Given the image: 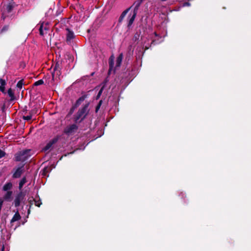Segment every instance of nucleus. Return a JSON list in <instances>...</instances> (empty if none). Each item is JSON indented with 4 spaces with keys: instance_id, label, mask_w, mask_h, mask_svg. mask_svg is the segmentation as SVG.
Returning a JSON list of instances; mask_svg holds the SVG:
<instances>
[{
    "instance_id": "1",
    "label": "nucleus",
    "mask_w": 251,
    "mask_h": 251,
    "mask_svg": "<svg viewBox=\"0 0 251 251\" xmlns=\"http://www.w3.org/2000/svg\"><path fill=\"white\" fill-rule=\"evenodd\" d=\"M62 120L58 119L52 129L51 139L43 148L42 151L46 152L52 148H57L63 146V126Z\"/></svg>"
},
{
    "instance_id": "2",
    "label": "nucleus",
    "mask_w": 251,
    "mask_h": 251,
    "mask_svg": "<svg viewBox=\"0 0 251 251\" xmlns=\"http://www.w3.org/2000/svg\"><path fill=\"white\" fill-rule=\"evenodd\" d=\"M62 69V61H61L60 62L57 61L55 64V66L53 68V71L52 73V77L53 80L60 81L61 80V78L63 77L61 75Z\"/></svg>"
},
{
    "instance_id": "3",
    "label": "nucleus",
    "mask_w": 251,
    "mask_h": 251,
    "mask_svg": "<svg viewBox=\"0 0 251 251\" xmlns=\"http://www.w3.org/2000/svg\"><path fill=\"white\" fill-rule=\"evenodd\" d=\"M30 150L26 149L18 152L15 154V160L16 161L25 162L28 159L30 155L29 154Z\"/></svg>"
},
{
    "instance_id": "4",
    "label": "nucleus",
    "mask_w": 251,
    "mask_h": 251,
    "mask_svg": "<svg viewBox=\"0 0 251 251\" xmlns=\"http://www.w3.org/2000/svg\"><path fill=\"white\" fill-rule=\"evenodd\" d=\"M88 107V104H86L81 109L78 110L75 118V122H77L79 119L81 118H84L85 117L87 114Z\"/></svg>"
},
{
    "instance_id": "5",
    "label": "nucleus",
    "mask_w": 251,
    "mask_h": 251,
    "mask_svg": "<svg viewBox=\"0 0 251 251\" xmlns=\"http://www.w3.org/2000/svg\"><path fill=\"white\" fill-rule=\"evenodd\" d=\"M25 194L22 191L16 195L14 201L15 207H17L20 206L21 201L25 199Z\"/></svg>"
},
{
    "instance_id": "6",
    "label": "nucleus",
    "mask_w": 251,
    "mask_h": 251,
    "mask_svg": "<svg viewBox=\"0 0 251 251\" xmlns=\"http://www.w3.org/2000/svg\"><path fill=\"white\" fill-rule=\"evenodd\" d=\"M49 29V26L48 23L42 22L40 24L39 30L40 35L43 36L44 35L47 34Z\"/></svg>"
},
{
    "instance_id": "7",
    "label": "nucleus",
    "mask_w": 251,
    "mask_h": 251,
    "mask_svg": "<svg viewBox=\"0 0 251 251\" xmlns=\"http://www.w3.org/2000/svg\"><path fill=\"white\" fill-rule=\"evenodd\" d=\"M24 166L25 164H23L20 166L18 167L17 169H13V171L15 170L12 175V177L13 178H18L21 177V175L24 172Z\"/></svg>"
},
{
    "instance_id": "8",
    "label": "nucleus",
    "mask_w": 251,
    "mask_h": 251,
    "mask_svg": "<svg viewBox=\"0 0 251 251\" xmlns=\"http://www.w3.org/2000/svg\"><path fill=\"white\" fill-rule=\"evenodd\" d=\"M66 30L67 31V32L66 33V42L68 44H70L71 43L72 40H73L75 38V36L74 32L73 31L71 30L69 28L67 27L66 28Z\"/></svg>"
},
{
    "instance_id": "9",
    "label": "nucleus",
    "mask_w": 251,
    "mask_h": 251,
    "mask_svg": "<svg viewBox=\"0 0 251 251\" xmlns=\"http://www.w3.org/2000/svg\"><path fill=\"white\" fill-rule=\"evenodd\" d=\"M77 129V126L75 124H73L65 129V132L69 134L75 132Z\"/></svg>"
},
{
    "instance_id": "10",
    "label": "nucleus",
    "mask_w": 251,
    "mask_h": 251,
    "mask_svg": "<svg viewBox=\"0 0 251 251\" xmlns=\"http://www.w3.org/2000/svg\"><path fill=\"white\" fill-rule=\"evenodd\" d=\"M33 201L35 202V204L36 206L38 207H40V205L42 204V202L40 200H36V199H33V197L31 198L30 200H29V203H30V207L27 210V213L29 214L30 212V207H31L32 205L33 204Z\"/></svg>"
},
{
    "instance_id": "11",
    "label": "nucleus",
    "mask_w": 251,
    "mask_h": 251,
    "mask_svg": "<svg viewBox=\"0 0 251 251\" xmlns=\"http://www.w3.org/2000/svg\"><path fill=\"white\" fill-rule=\"evenodd\" d=\"M138 10V9L134 7L133 15L128 21V25H127L128 27L131 26V25L133 24V23L135 20V18L136 16Z\"/></svg>"
},
{
    "instance_id": "12",
    "label": "nucleus",
    "mask_w": 251,
    "mask_h": 251,
    "mask_svg": "<svg viewBox=\"0 0 251 251\" xmlns=\"http://www.w3.org/2000/svg\"><path fill=\"white\" fill-rule=\"evenodd\" d=\"M15 5L16 4L15 2L13 0H11L6 6V10L7 12L8 13H10Z\"/></svg>"
},
{
    "instance_id": "13",
    "label": "nucleus",
    "mask_w": 251,
    "mask_h": 251,
    "mask_svg": "<svg viewBox=\"0 0 251 251\" xmlns=\"http://www.w3.org/2000/svg\"><path fill=\"white\" fill-rule=\"evenodd\" d=\"M21 216L20 214H19L18 211H17L15 213V214L13 216L12 219L11 220L10 224H12L13 223L20 220L21 219Z\"/></svg>"
},
{
    "instance_id": "14",
    "label": "nucleus",
    "mask_w": 251,
    "mask_h": 251,
    "mask_svg": "<svg viewBox=\"0 0 251 251\" xmlns=\"http://www.w3.org/2000/svg\"><path fill=\"white\" fill-rule=\"evenodd\" d=\"M12 191H7L6 194L4 195L3 198L4 201H10L12 197Z\"/></svg>"
},
{
    "instance_id": "15",
    "label": "nucleus",
    "mask_w": 251,
    "mask_h": 251,
    "mask_svg": "<svg viewBox=\"0 0 251 251\" xmlns=\"http://www.w3.org/2000/svg\"><path fill=\"white\" fill-rule=\"evenodd\" d=\"M7 94L10 98V101H12L16 100V97L14 95V93L13 90L10 88L7 91Z\"/></svg>"
},
{
    "instance_id": "16",
    "label": "nucleus",
    "mask_w": 251,
    "mask_h": 251,
    "mask_svg": "<svg viewBox=\"0 0 251 251\" xmlns=\"http://www.w3.org/2000/svg\"><path fill=\"white\" fill-rule=\"evenodd\" d=\"M12 183L11 182H7L3 185L2 190L4 191H9V190L12 189Z\"/></svg>"
},
{
    "instance_id": "17",
    "label": "nucleus",
    "mask_w": 251,
    "mask_h": 251,
    "mask_svg": "<svg viewBox=\"0 0 251 251\" xmlns=\"http://www.w3.org/2000/svg\"><path fill=\"white\" fill-rule=\"evenodd\" d=\"M123 58V53H121L116 59V67H119L121 65Z\"/></svg>"
},
{
    "instance_id": "18",
    "label": "nucleus",
    "mask_w": 251,
    "mask_h": 251,
    "mask_svg": "<svg viewBox=\"0 0 251 251\" xmlns=\"http://www.w3.org/2000/svg\"><path fill=\"white\" fill-rule=\"evenodd\" d=\"M26 182V178L25 176H24L22 178V179L20 180L19 184V190H21L24 186V185Z\"/></svg>"
},
{
    "instance_id": "19",
    "label": "nucleus",
    "mask_w": 251,
    "mask_h": 251,
    "mask_svg": "<svg viewBox=\"0 0 251 251\" xmlns=\"http://www.w3.org/2000/svg\"><path fill=\"white\" fill-rule=\"evenodd\" d=\"M133 7L132 6H131L130 7L126 9V10H125L123 12V13H122V14L121 15L120 17V18H119V22H121L123 20V19L124 18V17L126 16V14L127 13V12H128V11L129 10V9L132 7Z\"/></svg>"
},
{
    "instance_id": "20",
    "label": "nucleus",
    "mask_w": 251,
    "mask_h": 251,
    "mask_svg": "<svg viewBox=\"0 0 251 251\" xmlns=\"http://www.w3.org/2000/svg\"><path fill=\"white\" fill-rule=\"evenodd\" d=\"M50 171V167H46L42 170L41 173L43 176H46Z\"/></svg>"
},
{
    "instance_id": "21",
    "label": "nucleus",
    "mask_w": 251,
    "mask_h": 251,
    "mask_svg": "<svg viewBox=\"0 0 251 251\" xmlns=\"http://www.w3.org/2000/svg\"><path fill=\"white\" fill-rule=\"evenodd\" d=\"M85 99V96H83L80 97L77 100L76 103H75V106H78V105H79L81 103V102L84 100Z\"/></svg>"
},
{
    "instance_id": "22",
    "label": "nucleus",
    "mask_w": 251,
    "mask_h": 251,
    "mask_svg": "<svg viewBox=\"0 0 251 251\" xmlns=\"http://www.w3.org/2000/svg\"><path fill=\"white\" fill-rule=\"evenodd\" d=\"M23 85H24V80L21 79L18 82V83L16 85V86L17 88H19L20 89H21L23 88Z\"/></svg>"
},
{
    "instance_id": "23",
    "label": "nucleus",
    "mask_w": 251,
    "mask_h": 251,
    "mask_svg": "<svg viewBox=\"0 0 251 251\" xmlns=\"http://www.w3.org/2000/svg\"><path fill=\"white\" fill-rule=\"evenodd\" d=\"M38 111V110L36 108H34L29 111V115H31V116L32 117L33 115L37 113Z\"/></svg>"
},
{
    "instance_id": "24",
    "label": "nucleus",
    "mask_w": 251,
    "mask_h": 251,
    "mask_svg": "<svg viewBox=\"0 0 251 251\" xmlns=\"http://www.w3.org/2000/svg\"><path fill=\"white\" fill-rule=\"evenodd\" d=\"M44 84V81L42 79H40L36 82H35L33 84L34 86H37L40 85H42Z\"/></svg>"
},
{
    "instance_id": "25",
    "label": "nucleus",
    "mask_w": 251,
    "mask_h": 251,
    "mask_svg": "<svg viewBox=\"0 0 251 251\" xmlns=\"http://www.w3.org/2000/svg\"><path fill=\"white\" fill-rule=\"evenodd\" d=\"M9 29V25H5L1 29L0 32L3 33L5 31H7Z\"/></svg>"
},
{
    "instance_id": "26",
    "label": "nucleus",
    "mask_w": 251,
    "mask_h": 251,
    "mask_svg": "<svg viewBox=\"0 0 251 251\" xmlns=\"http://www.w3.org/2000/svg\"><path fill=\"white\" fill-rule=\"evenodd\" d=\"M23 120L25 121H29L32 119V117L30 115H28L27 116H23L22 117Z\"/></svg>"
},
{
    "instance_id": "27",
    "label": "nucleus",
    "mask_w": 251,
    "mask_h": 251,
    "mask_svg": "<svg viewBox=\"0 0 251 251\" xmlns=\"http://www.w3.org/2000/svg\"><path fill=\"white\" fill-rule=\"evenodd\" d=\"M0 85L5 86V85L6 84L5 80H4L1 78H0Z\"/></svg>"
},
{
    "instance_id": "28",
    "label": "nucleus",
    "mask_w": 251,
    "mask_h": 251,
    "mask_svg": "<svg viewBox=\"0 0 251 251\" xmlns=\"http://www.w3.org/2000/svg\"><path fill=\"white\" fill-rule=\"evenodd\" d=\"M102 103V100H100L96 108V111L97 112L100 109Z\"/></svg>"
},
{
    "instance_id": "29",
    "label": "nucleus",
    "mask_w": 251,
    "mask_h": 251,
    "mask_svg": "<svg viewBox=\"0 0 251 251\" xmlns=\"http://www.w3.org/2000/svg\"><path fill=\"white\" fill-rule=\"evenodd\" d=\"M0 91L3 94H6L5 86L0 85Z\"/></svg>"
},
{
    "instance_id": "30",
    "label": "nucleus",
    "mask_w": 251,
    "mask_h": 251,
    "mask_svg": "<svg viewBox=\"0 0 251 251\" xmlns=\"http://www.w3.org/2000/svg\"><path fill=\"white\" fill-rule=\"evenodd\" d=\"M5 154V152L3 151L0 149V158H1L3 157H4Z\"/></svg>"
},
{
    "instance_id": "31",
    "label": "nucleus",
    "mask_w": 251,
    "mask_h": 251,
    "mask_svg": "<svg viewBox=\"0 0 251 251\" xmlns=\"http://www.w3.org/2000/svg\"><path fill=\"white\" fill-rule=\"evenodd\" d=\"M27 107H25V109H24L23 112L25 114L27 113V110L26 109Z\"/></svg>"
},
{
    "instance_id": "32",
    "label": "nucleus",
    "mask_w": 251,
    "mask_h": 251,
    "mask_svg": "<svg viewBox=\"0 0 251 251\" xmlns=\"http://www.w3.org/2000/svg\"><path fill=\"white\" fill-rule=\"evenodd\" d=\"M5 18H6V16L4 15V14H3V13H2V16H1V18H2L3 20H5Z\"/></svg>"
},
{
    "instance_id": "33",
    "label": "nucleus",
    "mask_w": 251,
    "mask_h": 251,
    "mask_svg": "<svg viewBox=\"0 0 251 251\" xmlns=\"http://www.w3.org/2000/svg\"><path fill=\"white\" fill-rule=\"evenodd\" d=\"M102 92V88L100 90L99 92L98 96H100Z\"/></svg>"
},
{
    "instance_id": "34",
    "label": "nucleus",
    "mask_w": 251,
    "mask_h": 251,
    "mask_svg": "<svg viewBox=\"0 0 251 251\" xmlns=\"http://www.w3.org/2000/svg\"><path fill=\"white\" fill-rule=\"evenodd\" d=\"M109 64H110V66L111 67L112 66V64H113V61L112 60H110V62H109Z\"/></svg>"
},
{
    "instance_id": "35",
    "label": "nucleus",
    "mask_w": 251,
    "mask_h": 251,
    "mask_svg": "<svg viewBox=\"0 0 251 251\" xmlns=\"http://www.w3.org/2000/svg\"><path fill=\"white\" fill-rule=\"evenodd\" d=\"M184 195H185V194H183V193H180V196H181V197L182 198L184 197Z\"/></svg>"
},
{
    "instance_id": "36",
    "label": "nucleus",
    "mask_w": 251,
    "mask_h": 251,
    "mask_svg": "<svg viewBox=\"0 0 251 251\" xmlns=\"http://www.w3.org/2000/svg\"><path fill=\"white\" fill-rule=\"evenodd\" d=\"M5 109V104H4L1 108L2 110L3 111Z\"/></svg>"
},
{
    "instance_id": "37",
    "label": "nucleus",
    "mask_w": 251,
    "mask_h": 251,
    "mask_svg": "<svg viewBox=\"0 0 251 251\" xmlns=\"http://www.w3.org/2000/svg\"><path fill=\"white\" fill-rule=\"evenodd\" d=\"M1 251H4V245L2 246L1 249Z\"/></svg>"
},
{
    "instance_id": "38",
    "label": "nucleus",
    "mask_w": 251,
    "mask_h": 251,
    "mask_svg": "<svg viewBox=\"0 0 251 251\" xmlns=\"http://www.w3.org/2000/svg\"><path fill=\"white\" fill-rule=\"evenodd\" d=\"M62 24V23H58L57 24H56V25H58V27H60V25Z\"/></svg>"
},
{
    "instance_id": "39",
    "label": "nucleus",
    "mask_w": 251,
    "mask_h": 251,
    "mask_svg": "<svg viewBox=\"0 0 251 251\" xmlns=\"http://www.w3.org/2000/svg\"><path fill=\"white\" fill-rule=\"evenodd\" d=\"M62 158H63V155L60 157V159L61 160Z\"/></svg>"
}]
</instances>
